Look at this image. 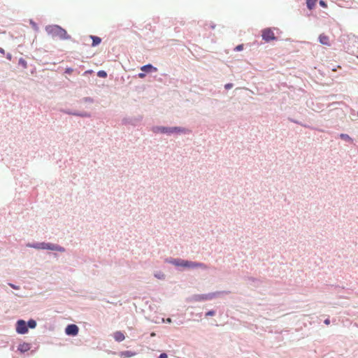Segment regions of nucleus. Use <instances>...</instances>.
I'll list each match as a JSON object with an SVG mask.
<instances>
[{
  "instance_id": "1",
  "label": "nucleus",
  "mask_w": 358,
  "mask_h": 358,
  "mask_svg": "<svg viewBox=\"0 0 358 358\" xmlns=\"http://www.w3.org/2000/svg\"><path fill=\"white\" fill-rule=\"evenodd\" d=\"M151 131L154 134H162L167 136H171L173 134H185L188 135L192 134V130L182 127L174 126H153Z\"/></svg>"
},
{
  "instance_id": "2",
  "label": "nucleus",
  "mask_w": 358,
  "mask_h": 358,
  "mask_svg": "<svg viewBox=\"0 0 358 358\" xmlns=\"http://www.w3.org/2000/svg\"><path fill=\"white\" fill-rule=\"evenodd\" d=\"M45 30L48 35L50 36L52 38H57L62 41L69 40L76 43V41L73 39L71 36L69 35L66 30L59 24H48L45 27Z\"/></svg>"
},
{
  "instance_id": "3",
  "label": "nucleus",
  "mask_w": 358,
  "mask_h": 358,
  "mask_svg": "<svg viewBox=\"0 0 358 358\" xmlns=\"http://www.w3.org/2000/svg\"><path fill=\"white\" fill-rule=\"evenodd\" d=\"M262 40L266 43H269L272 41H277L278 38L275 36L273 28L267 27L262 30Z\"/></svg>"
},
{
  "instance_id": "4",
  "label": "nucleus",
  "mask_w": 358,
  "mask_h": 358,
  "mask_svg": "<svg viewBox=\"0 0 358 358\" xmlns=\"http://www.w3.org/2000/svg\"><path fill=\"white\" fill-rule=\"evenodd\" d=\"M173 264H174L176 266H181L183 267H201L206 268V266L201 263H196L189 261H185V260H180V259H175L172 262Z\"/></svg>"
},
{
  "instance_id": "5",
  "label": "nucleus",
  "mask_w": 358,
  "mask_h": 358,
  "mask_svg": "<svg viewBox=\"0 0 358 358\" xmlns=\"http://www.w3.org/2000/svg\"><path fill=\"white\" fill-rule=\"evenodd\" d=\"M29 246L33 247V248H35L37 249H48V250H50L64 251V249L58 245L50 244V243H38V244H36V245H29Z\"/></svg>"
},
{
  "instance_id": "6",
  "label": "nucleus",
  "mask_w": 358,
  "mask_h": 358,
  "mask_svg": "<svg viewBox=\"0 0 358 358\" xmlns=\"http://www.w3.org/2000/svg\"><path fill=\"white\" fill-rule=\"evenodd\" d=\"M16 331L18 334H24L28 331L25 321L20 320L17 322Z\"/></svg>"
},
{
  "instance_id": "7",
  "label": "nucleus",
  "mask_w": 358,
  "mask_h": 358,
  "mask_svg": "<svg viewBox=\"0 0 358 358\" xmlns=\"http://www.w3.org/2000/svg\"><path fill=\"white\" fill-rule=\"evenodd\" d=\"M78 327L76 324H69L66 327L65 332L69 336H76L78 333Z\"/></svg>"
},
{
  "instance_id": "8",
  "label": "nucleus",
  "mask_w": 358,
  "mask_h": 358,
  "mask_svg": "<svg viewBox=\"0 0 358 358\" xmlns=\"http://www.w3.org/2000/svg\"><path fill=\"white\" fill-rule=\"evenodd\" d=\"M141 71H144L146 74L157 71V68L152 64H147L141 67Z\"/></svg>"
},
{
  "instance_id": "9",
  "label": "nucleus",
  "mask_w": 358,
  "mask_h": 358,
  "mask_svg": "<svg viewBox=\"0 0 358 358\" xmlns=\"http://www.w3.org/2000/svg\"><path fill=\"white\" fill-rule=\"evenodd\" d=\"M319 41L321 44H322L324 45H327V46L331 45V41H330L329 36H327L324 34L320 35Z\"/></svg>"
},
{
  "instance_id": "10",
  "label": "nucleus",
  "mask_w": 358,
  "mask_h": 358,
  "mask_svg": "<svg viewBox=\"0 0 358 358\" xmlns=\"http://www.w3.org/2000/svg\"><path fill=\"white\" fill-rule=\"evenodd\" d=\"M89 38L92 40L91 46L93 48L98 46L102 41L101 38L98 36L90 35Z\"/></svg>"
},
{
  "instance_id": "11",
  "label": "nucleus",
  "mask_w": 358,
  "mask_h": 358,
  "mask_svg": "<svg viewBox=\"0 0 358 358\" xmlns=\"http://www.w3.org/2000/svg\"><path fill=\"white\" fill-rule=\"evenodd\" d=\"M306 7L310 10V13L303 10V15L310 16L311 11L313 10V0H306Z\"/></svg>"
},
{
  "instance_id": "12",
  "label": "nucleus",
  "mask_w": 358,
  "mask_h": 358,
  "mask_svg": "<svg viewBox=\"0 0 358 358\" xmlns=\"http://www.w3.org/2000/svg\"><path fill=\"white\" fill-rule=\"evenodd\" d=\"M113 337H114L115 340L117 342L122 341L125 338L124 334L120 331H115L113 334Z\"/></svg>"
},
{
  "instance_id": "13",
  "label": "nucleus",
  "mask_w": 358,
  "mask_h": 358,
  "mask_svg": "<svg viewBox=\"0 0 358 358\" xmlns=\"http://www.w3.org/2000/svg\"><path fill=\"white\" fill-rule=\"evenodd\" d=\"M74 116L80 117H90L91 113L87 111H78L76 110V113H74Z\"/></svg>"
},
{
  "instance_id": "14",
  "label": "nucleus",
  "mask_w": 358,
  "mask_h": 358,
  "mask_svg": "<svg viewBox=\"0 0 358 358\" xmlns=\"http://www.w3.org/2000/svg\"><path fill=\"white\" fill-rule=\"evenodd\" d=\"M136 355V353L132 352L131 351H123L120 353V357L121 358H127V357H131Z\"/></svg>"
},
{
  "instance_id": "15",
  "label": "nucleus",
  "mask_w": 358,
  "mask_h": 358,
  "mask_svg": "<svg viewBox=\"0 0 358 358\" xmlns=\"http://www.w3.org/2000/svg\"><path fill=\"white\" fill-rule=\"evenodd\" d=\"M29 24L31 26V27L35 31L38 32L39 31V27L34 20H29Z\"/></svg>"
},
{
  "instance_id": "16",
  "label": "nucleus",
  "mask_w": 358,
  "mask_h": 358,
  "mask_svg": "<svg viewBox=\"0 0 358 358\" xmlns=\"http://www.w3.org/2000/svg\"><path fill=\"white\" fill-rule=\"evenodd\" d=\"M18 65L22 66L23 69H27V61L22 58V57H20L18 60Z\"/></svg>"
},
{
  "instance_id": "17",
  "label": "nucleus",
  "mask_w": 358,
  "mask_h": 358,
  "mask_svg": "<svg viewBox=\"0 0 358 358\" xmlns=\"http://www.w3.org/2000/svg\"><path fill=\"white\" fill-rule=\"evenodd\" d=\"M18 350L21 352H26L29 350V345L27 343H23L18 347Z\"/></svg>"
},
{
  "instance_id": "18",
  "label": "nucleus",
  "mask_w": 358,
  "mask_h": 358,
  "mask_svg": "<svg viewBox=\"0 0 358 358\" xmlns=\"http://www.w3.org/2000/svg\"><path fill=\"white\" fill-rule=\"evenodd\" d=\"M96 75L98 77L101 78H106L108 76L107 72L104 70H99L97 72Z\"/></svg>"
},
{
  "instance_id": "19",
  "label": "nucleus",
  "mask_w": 358,
  "mask_h": 358,
  "mask_svg": "<svg viewBox=\"0 0 358 358\" xmlns=\"http://www.w3.org/2000/svg\"><path fill=\"white\" fill-rule=\"evenodd\" d=\"M340 138L345 141L352 143V139L348 134H341Z\"/></svg>"
},
{
  "instance_id": "20",
  "label": "nucleus",
  "mask_w": 358,
  "mask_h": 358,
  "mask_svg": "<svg viewBox=\"0 0 358 358\" xmlns=\"http://www.w3.org/2000/svg\"><path fill=\"white\" fill-rule=\"evenodd\" d=\"M82 101L84 103H94V100L93 98H92L90 96H85L82 99Z\"/></svg>"
},
{
  "instance_id": "21",
  "label": "nucleus",
  "mask_w": 358,
  "mask_h": 358,
  "mask_svg": "<svg viewBox=\"0 0 358 358\" xmlns=\"http://www.w3.org/2000/svg\"><path fill=\"white\" fill-rule=\"evenodd\" d=\"M29 327L31 328V329H34L36 327V322L35 320H30L28 321V323L27 324Z\"/></svg>"
},
{
  "instance_id": "22",
  "label": "nucleus",
  "mask_w": 358,
  "mask_h": 358,
  "mask_svg": "<svg viewBox=\"0 0 358 358\" xmlns=\"http://www.w3.org/2000/svg\"><path fill=\"white\" fill-rule=\"evenodd\" d=\"M62 112L63 113H65V114H67V115H73L74 116V113H76V110H71V109H64L62 110Z\"/></svg>"
},
{
  "instance_id": "23",
  "label": "nucleus",
  "mask_w": 358,
  "mask_h": 358,
  "mask_svg": "<svg viewBox=\"0 0 358 358\" xmlns=\"http://www.w3.org/2000/svg\"><path fill=\"white\" fill-rule=\"evenodd\" d=\"M243 48H244L243 44H239L234 48V51H236V52L242 51L243 50Z\"/></svg>"
},
{
  "instance_id": "24",
  "label": "nucleus",
  "mask_w": 358,
  "mask_h": 358,
  "mask_svg": "<svg viewBox=\"0 0 358 358\" xmlns=\"http://www.w3.org/2000/svg\"><path fill=\"white\" fill-rule=\"evenodd\" d=\"M224 87L225 90H229L234 87V84L231 83H228L225 84Z\"/></svg>"
},
{
  "instance_id": "25",
  "label": "nucleus",
  "mask_w": 358,
  "mask_h": 358,
  "mask_svg": "<svg viewBox=\"0 0 358 358\" xmlns=\"http://www.w3.org/2000/svg\"><path fill=\"white\" fill-rule=\"evenodd\" d=\"M73 71V69L71 67H66L64 70V73L71 74Z\"/></svg>"
},
{
  "instance_id": "26",
  "label": "nucleus",
  "mask_w": 358,
  "mask_h": 358,
  "mask_svg": "<svg viewBox=\"0 0 358 358\" xmlns=\"http://www.w3.org/2000/svg\"><path fill=\"white\" fill-rule=\"evenodd\" d=\"M145 76H146V73L144 71H141V72L138 73L137 75L138 78H143L145 77Z\"/></svg>"
},
{
  "instance_id": "27",
  "label": "nucleus",
  "mask_w": 358,
  "mask_h": 358,
  "mask_svg": "<svg viewBox=\"0 0 358 358\" xmlns=\"http://www.w3.org/2000/svg\"><path fill=\"white\" fill-rule=\"evenodd\" d=\"M94 73L93 70H92V69H89V70L85 71L83 73V76H87V75H89V74H91V73Z\"/></svg>"
},
{
  "instance_id": "28",
  "label": "nucleus",
  "mask_w": 358,
  "mask_h": 358,
  "mask_svg": "<svg viewBox=\"0 0 358 358\" xmlns=\"http://www.w3.org/2000/svg\"><path fill=\"white\" fill-rule=\"evenodd\" d=\"M214 315H215V311H213V310H209L208 312H207L206 313V316H213Z\"/></svg>"
},
{
  "instance_id": "29",
  "label": "nucleus",
  "mask_w": 358,
  "mask_h": 358,
  "mask_svg": "<svg viewBox=\"0 0 358 358\" xmlns=\"http://www.w3.org/2000/svg\"><path fill=\"white\" fill-rule=\"evenodd\" d=\"M6 57L7 59L10 61L12 59L13 56L10 53L8 52L6 55Z\"/></svg>"
},
{
  "instance_id": "30",
  "label": "nucleus",
  "mask_w": 358,
  "mask_h": 358,
  "mask_svg": "<svg viewBox=\"0 0 358 358\" xmlns=\"http://www.w3.org/2000/svg\"><path fill=\"white\" fill-rule=\"evenodd\" d=\"M320 6H322L324 8H327V3L324 1H322V0H321L320 1Z\"/></svg>"
},
{
  "instance_id": "31",
  "label": "nucleus",
  "mask_w": 358,
  "mask_h": 358,
  "mask_svg": "<svg viewBox=\"0 0 358 358\" xmlns=\"http://www.w3.org/2000/svg\"><path fill=\"white\" fill-rule=\"evenodd\" d=\"M214 296V294H210L208 296H206L205 297H202L203 299H210Z\"/></svg>"
},
{
  "instance_id": "32",
  "label": "nucleus",
  "mask_w": 358,
  "mask_h": 358,
  "mask_svg": "<svg viewBox=\"0 0 358 358\" xmlns=\"http://www.w3.org/2000/svg\"><path fill=\"white\" fill-rule=\"evenodd\" d=\"M159 358H168V356H167V355L166 353H162L159 355Z\"/></svg>"
},
{
  "instance_id": "33",
  "label": "nucleus",
  "mask_w": 358,
  "mask_h": 358,
  "mask_svg": "<svg viewBox=\"0 0 358 358\" xmlns=\"http://www.w3.org/2000/svg\"><path fill=\"white\" fill-rule=\"evenodd\" d=\"M122 122H123L124 124L131 123V120H129V119H126V118L123 119Z\"/></svg>"
},
{
  "instance_id": "34",
  "label": "nucleus",
  "mask_w": 358,
  "mask_h": 358,
  "mask_svg": "<svg viewBox=\"0 0 358 358\" xmlns=\"http://www.w3.org/2000/svg\"><path fill=\"white\" fill-rule=\"evenodd\" d=\"M215 24H214L213 22H210V28L212 29H214L215 28Z\"/></svg>"
},
{
  "instance_id": "35",
  "label": "nucleus",
  "mask_w": 358,
  "mask_h": 358,
  "mask_svg": "<svg viewBox=\"0 0 358 358\" xmlns=\"http://www.w3.org/2000/svg\"><path fill=\"white\" fill-rule=\"evenodd\" d=\"M0 53L5 55V50L3 48H0Z\"/></svg>"
},
{
  "instance_id": "36",
  "label": "nucleus",
  "mask_w": 358,
  "mask_h": 358,
  "mask_svg": "<svg viewBox=\"0 0 358 358\" xmlns=\"http://www.w3.org/2000/svg\"><path fill=\"white\" fill-rule=\"evenodd\" d=\"M289 121L292 122H294V123H296V124H299V122L292 119V118H288Z\"/></svg>"
},
{
  "instance_id": "37",
  "label": "nucleus",
  "mask_w": 358,
  "mask_h": 358,
  "mask_svg": "<svg viewBox=\"0 0 358 358\" xmlns=\"http://www.w3.org/2000/svg\"><path fill=\"white\" fill-rule=\"evenodd\" d=\"M324 323H325L327 325L329 324H330V320H329V318L326 319V320H324Z\"/></svg>"
},
{
  "instance_id": "38",
  "label": "nucleus",
  "mask_w": 358,
  "mask_h": 358,
  "mask_svg": "<svg viewBox=\"0 0 358 358\" xmlns=\"http://www.w3.org/2000/svg\"><path fill=\"white\" fill-rule=\"evenodd\" d=\"M10 287H12L13 288H14V289H17V287H15V285H12V284H10Z\"/></svg>"
},
{
  "instance_id": "39",
  "label": "nucleus",
  "mask_w": 358,
  "mask_h": 358,
  "mask_svg": "<svg viewBox=\"0 0 358 358\" xmlns=\"http://www.w3.org/2000/svg\"><path fill=\"white\" fill-rule=\"evenodd\" d=\"M167 322H171V320L170 318H168V319H167Z\"/></svg>"
},
{
  "instance_id": "40",
  "label": "nucleus",
  "mask_w": 358,
  "mask_h": 358,
  "mask_svg": "<svg viewBox=\"0 0 358 358\" xmlns=\"http://www.w3.org/2000/svg\"><path fill=\"white\" fill-rule=\"evenodd\" d=\"M357 58H358V56H357Z\"/></svg>"
}]
</instances>
